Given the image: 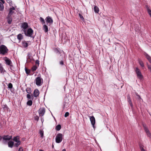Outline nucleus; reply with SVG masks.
<instances>
[{
	"label": "nucleus",
	"mask_w": 151,
	"mask_h": 151,
	"mask_svg": "<svg viewBox=\"0 0 151 151\" xmlns=\"http://www.w3.org/2000/svg\"><path fill=\"white\" fill-rule=\"evenodd\" d=\"M25 70L26 71V73L27 74L29 75L30 73V70L27 69L26 68H25Z\"/></svg>",
	"instance_id": "nucleus-24"
},
{
	"label": "nucleus",
	"mask_w": 151,
	"mask_h": 151,
	"mask_svg": "<svg viewBox=\"0 0 151 151\" xmlns=\"http://www.w3.org/2000/svg\"><path fill=\"white\" fill-rule=\"evenodd\" d=\"M129 104L132 107V104L131 101H130V102L129 103Z\"/></svg>",
	"instance_id": "nucleus-45"
},
{
	"label": "nucleus",
	"mask_w": 151,
	"mask_h": 151,
	"mask_svg": "<svg viewBox=\"0 0 151 151\" xmlns=\"http://www.w3.org/2000/svg\"><path fill=\"white\" fill-rule=\"evenodd\" d=\"M2 137L1 136H0V141L1 140V139H2Z\"/></svg>",
	"instance_id": "nucleus-52"
},
{
	"label": "nucleus",
	"mask_w": 151,
	"mask_h": 151,
	"mask_svg": "<svg viewBox=\"0 0 151 151\" xmlns=\"http://www.w3.org/2000/svg\"><path fill=\"white\" fill-rule=\"evenodd\" d=\"M39 117L37 116H35V119L37 121H38Z\"/></svg>",
	"instance_id": "nucleus-37"
},
{
	"label": "nucleus",
	"mask_w": 151,
	"mask_h": 151,
	"mask_svg": "<svg viewBox=\"0 0 151 151\" xmlns=\"http://www.w3.org/2000/svg\"><path fill=\"white\" fill-rule=\"evenodd\" d=\"M36 85L38 86H41L43 83V80L40 77H37L35 80Z\"/></svg>",
	"instance_id": "nucleus-3"
},
{
	"label": "nucleus",
	"mask_w": 151,
	"mask_h": 151,
	"mask_svg": "<svg viewBox=\"0 0 151 151\" xmlns=\"http://www.w3.org/2000/svg\"><path fill=\"white\" fill-rule=\"evenodd\" d=\"M63 139V134H62L59 133L56 137V142L57 143H60Z\"/></svg>",
	"instance_id": "nucleus-5"
},
{
	"label": "nucleus",
	"mask_w": 151,
	"mask_h": 151,
	"mask_svg": "<svg viewBox=\"0 0 151 151\" xmlns=\"http://www.w3.org/2000/svg\"><path fill=\"white\" fill-rule=\"evenodd\" d=\"M32 100H29L27 102V104L29 106H31L32 105Z\"/></svg>",
	"instance_id": "nucleus-25"
},
{
	"label": "nucleus",
	"mask_w": 151,
	"mask_h": 151,
	"mask_svg": "<svg viewBox=\"0 0 151 151\" xmlns=\"http://www.w3.org/2000/svg\"><path fill=\"white\" fill-rule=\"evenodd\" d=\"M39 151H44L42 150H40Z\"/></svg>",
	"instance_id": "nucleus-55"
},
{
	"label": "nucleus",
	"mask_w": 151,
	"mask_h": 151,
	"mask_svg": "<svg viewBox=\"0 0 151 151\" xmlns=\"http://www.w3.org/2000/svg\"><path fill=\"white\" fill-rule=\"evenodd\" d=\"M45 112V110L44 108H40L38 111V113L40 116H43Z\"/></svg>",
	"instance_id": "nucleus-7"
},
{
	"label": "nucleus",
	"mask_w": 151,
	"mask_h": 151,
	"mask_svg": "<svg viewBox=\"0 0 151 151\" xmlns=\"http://www.w3.org/2000/svg\"><path fill=\"white\" fill-rule=\"evenodd\" d=\"M32 95L31 96L29 94H27V99H29L31 98V97H33Z\"/></svg>",
	"instance_id": "nucleus-33"
},
{
	"label": "nucleus",
	"mask_w": 151,
	"mask_h": 151,
	"mask_svg": "<svg viewBox=\"0 0 151 151\" xmlns=\"http://www.w3.org/2000/svg\"><path fill=\"white\" fill-rule=\"evenodd\" d=\"M62 151H66L65 149H63V150Z\"/></svg>",
	"instance_id": "nucleus-54"
},
{
	"label": "nucleus",
	"mask_w": 151,
	"mask_h": 151,
	"mask_svg": "<svg viewBox=\"0 0 151 151\" xmlns=\"http://www.w3.org/2000/svg\"><path fill=\"white\" fill-rule=\"evenodd\" d=\"M4 70L2 67H0V72L2 73L4 72Z\"/></svg>",
	"instance_id": "nucleus-40"
},
{
	"label": "nucleus",
	"mask_w": 151,
	"mask_h": 151,
	"mask_svg": "<svg viewBox=\"0 0 151 151\" xmlns=\"http://www.w3.org/2000/svg\"><path fill=\"white\" fill-rule=\"evenodd\" d=\"M22 27L23 29V31L24 30H26V29L28 27V24L26 22H24L22 23Z\"/></svg>",
	"instance_id": "nucleus-12"
},
{
	"label": "nucleus",
	"mask_w": 151,
	"mask_h": 151,
	"mask_svg": "<svg viewBox=\"0 0 151 151\" xmlns=\"http://www.w3.org/2000/svg\"><path fill=\"white\" fill-rule=\"evenodd\" d=\"M26 92L29 94L31 93L32 92L31 89L29 88H27L26 90Z\"/></svg>",
	"instance_id": "nucleus-26"
},
{
	"label": "nucleus",
	"mask_w": 151,
	"mask_h": 151,
	"mask_svg": "<svg viewBox=\"0 0 151 151\" xmlns=\"http://www.w3.org/2000/svg\"><path fill=\"white\" fill-rule=\"evenodd\" d=\"M20 144V142H16V143L14 144V145L16 147L18 146Z\"/></svg>",
	"instance_id": "nucleus-30"
},
{
	"label": "nucleus",
	"mask_w": 151,
	"mask_h": 151,
	"mask_svg": "<svg viewBox=\"0 0 151 151\" xmlns=\"http://www.w3.org/2000/svg\"><path fill=\"white\" fill-rule=\"evenodd\" d=\"M136 95L137 96H138L139 99H140V96L138 95V93H136Z\"/></svg>",
	"instance_id": "nucleus-49"
},
{
	"label": "nucleus",
	"mask_w": 151,
	"mask_h": 151,
	"mask_svg": "<svg viewBox=\"0 0 151 151\" xmlns=\"http://www.w3.org/2000/svg\"><path fill=\"white\" fill-rule=\"evenodd\" d=\"M58 54L59 55L60 54V53L59 52H58Z\"/></svg>",
	"instance_id": "nucleus-53"
},
{
	"label": "nucleus",
	"mask_w": 151,
	"mask_h": 151,
	"mask_svg": "<svg viewBox=\"0 0 151 151\" xmlns=\"http://www.w3.org/2000/svg\"><path fill=\"white\" fill-rule=\"evenodd\" d=\"M8 22L9 24H10L11 23L12 19L10 17H8Z\"/></svg>",
	"instance_id": "nucleus-31"
},
{
	"label": "nucleus",
	"mask_w": 151,
	"mask_h": 151,
	"mask_svg": "<svg viewBox=\"0 0 151 151\" xmlns=\"http://www.w3.org/2000/svg\"><path fill=\"white\" fill-rule=\"evenodd\" d=\"M39 20H40V21L41 22L42 25L45 24V20H44V19L40 17V18Z\"/></svg>",
	"instance_id": "nucleus-22"
},
{
	"label": "nucleus",
	"mask_w": 151,
	"mask_h": 151,
	"mask_svg": "<svg viewBox=\"0 0 151 151\" xmlns=\"http://www.w3.org/2000/svg\"><path fill=\"white\" fill-rule=\"evenodd\" d=\"M24 32L26 36L31 37H34L32 36V35L33 33V31L31 28H30L28 29L27 31L26 30H24Z\"/></svg>",
	"instance_id": "nucleus-2"
},
{
	"label": "nucleus",
	"mask_w": 151,
	"mask_h": 151,
	"mask_svg": "<svg viewBox=\"0 0 151 151\" xmlns=\"http://www.w3.org/2000/svg\"><path fill=\"white\" fill-rule=\"evenodd\" d=\"M39 94V91L37 89H35L34 92V96L35 97H37L38 96Z\"/></svg>",
	"instance_id": "nucleus-13"
},
{
	"label": "nucleus",
	"mask_w": 151,
	"mask_h": 151,
	"mask_svg": "<svg viewBox=\"0 0 151 151\" xmlns=\"http://www.w3.org/2000/svg\"><path fill=\"white\" fill-rule=\"evenodd\" d=\"M45 20L47 23V24H48V23H49L50 25L53 23V20L52 18L48 16L46 17L45 19Z\"/></svg>",
	"instance_id": "nucleus-8"
},
{
	"label": "nucleus",
	"mask_w": 151,
	"mask_h": 151,
	"mask_svg": "<svg viewBox=\"0 0 151 151\" xmlns=\"http://www.w3.org/2000/svg\"><path fill=\"white\" fill-rule=\"evenodd\" d=\"M135 71L138 78L140 80L142 79L143 78V76L140 70L137 68H136Z\"/></svg>",
	"instance_id": "nucleus-4"
},
{
	"label": "nucleus",
	"mask_w": 151,
	"mask_h": 151,
	"mask_svg": "<svg viewBox=\"0 0 151 151\" xmlns=\"http://www.w3.org/2000/svg\"><path fill=\"white\" fill-rule=\"evenodd\" d=\"M23 149H22V148L20 147L18 151H23Z\"/></svg>",
	"instance_id": "nucleus-46"
},
{
	"label": "nucleus",
	"mask_w": 151,
	"mask_h": 151,
	"mask_svg": "<svg viewBox=\"0 0 151 151\" xmlns=\"http://www.w3.org/2000/svg\"><path fill=\"white\" fill-rule=\"evenodd\" d=\"M23 38V36L21 34H19L17 35V39L19 40V42H20Z\"/></svg>",
	"instance_id": "nucleus-16"
},
{
	"label": "nucleus",
	"mask_w": 151,
	"mask_h": 151,
	"mask_svg": "<svg viewBox=\"0 0 151 151\" xmlns=\"http://www.w3.org/2000/svg\"><path fill=\"white\" fill-rule=\"evenodd\" d=\"M8 144L9 147L12 148L14 145V143L13 141H10L8 142Z\"/></svg>",
	"instance_id": "nucleus-17"
},
{
	"label": "nucleus",
	"mask_w": 151,
	"mask_h": 151,
	"mask_svg": "<svg viewBox=\"0 0 151 151\" xmlns=\"http://www.w3.org/2000/svg\"><path fill=\"white\" fill-rule=\"evenodd\" d=\"M128 101L129 102V103L130 102V101H131V99H128Z\"/></svg>",
	"instance_id": "nucleus-50"
},
{
	"label": "nucleus",
	"mask_w": 151,
	"mask_h": 151,
	"mask_svg": "<svg viewBox=\"0 0 151 151\" xmlns=\"http://www.w3.org/2000/svg\"><path fill=\"white\" fill-rule=\"evenodd\" d=\"M69 113L68 112H67L65 114L64 116L65 117H67L69 115Z\"/></svg>",
	"instance_id": "nucleus-38"
},
{
	"label": "nucleus",
	"mask_w": 151,
	"mask_h": 151,
	"mask_svg": "<svg viewBox=\"0 0 151 151\" xmlns=\"http://www.w3.org/2000/svg\"><path fill=\"white\" fill-rule=\"evenodd\" d=\"M9 6H11L12 7V6H14L15 7H16V6H15V5L14 4H13V3H12V1H11V3H10L9 4Z\"/></svg>",
	"instance_id": "nucleus-41"
},
{
	"label": "nucleus",
	"mask_w": 151,
	"mask_h": 151,
	"mask_svg": "<svg viewBox=\"0 0 151 151\" xmlns=\"http://www.w3.org/2000/svg\"><path fill=\"white\" fill-rule=\"evenodd\" d=\"M1 0L2 1V2H3V4H4V3L5 1H4V0Z\"/></svg>",
	"instance_id": "nucleus-51"
},
{
	"label": "nucleus",
	"mask_w": 151,
	"mask_h": 151,
	"mask_svg": "<svg viewBox=\"0 0 151 151\" xmlns=\"http://www.w3.org/2000/svg\"><path fill=\"white\" fill-rule=\"evenodd\" d=\"M145 130L147 133V135L150 137H151V134L150 133L149 130L147 128L145 127H144Z\"/></svg>",
	"instance_id": "nucleus-15"
},
{
	"label": "nucleus",
	"mask_w": 151,
	"mask_h": 151,
	"mask_svg": "<svg viewBox=\"0 0 151 151\" xmlns=\"http://www.w3.org/2000/svg\"><path fill=\"white\" fill-rule=\"evenodd\" d=\"M138 61H139V63L140 66H143V63L142 61L141 60H140L139 59L138 60Z\"/></svg>",
	"instance_id": "nucleus-34"
},
{
	"label": "nucleus",
	"mask_w": 151,
	"mask_h": 151,
	"mask_svg": "<svg viewBox=\"0 0 151 151\" xmlns=\"http://www.w3.org/2000/svg\"><path fill=\"white\" fill-rule=\"evenodd\" d=\"M37 69V67H33L32 68V70L33 71Z\"/></svg>",
	"instance_id": "nucleus-39"
},
{
	"label": "nucleus",
	"mask_w": 151,
	"mask_h": 151,
	"mask_svg": "<svg viewBox=\"0 0 151 151\" xmlns=\"http://www.w3.org/2000/svg\"><path fill=\"white\" fill-rule=\"evenodd\" d=\"M41 122H42V123L44 121L43 118V117H41Z\"/></svg>",
	"instance_id": "nucleus-47"
},
{
	"label": "nucleus",
	"mask_w": 151,
	"mask_h": 151,
	"mask_svg": "<svg viewBox=\"0 0 151 151\" xmlns=\"http://www.w3.org/2000/svg\"><path fill=\"white\" fill-rule=\"evenodd\" d=\"M8 87L9 88H12V84L11 83H9L8 85Z\"/></svg>",
	"instance_id": "nucleus-36"
},
{
	"label": "nucleus",
	"mask_w": 151,
	"mask_h": 151,
	"mask_svg": "<svg viewBox=\"0 0 151 151\" xmlns=\"http://www.w3.org/2000/svg\"><path fill=\"white\" fill-rule=\"evenodd\" d=\"M4 9V6L2 3L0 1V10L3 11Z\"/></svg>",
	"instance_id": "nucleus-23"
},
{
	"label": "nucleus",
	"mask_w": 151,
	"mask_h": 151,
	"mask_svg": "<svg viewBox=\"0 0 151 151\" xmlns=\"http://www.w3.org/2000/svg\"><path fill=\"white\" fill-rule=\"evenodd\" d=\"M6 63L8 65H10L12 63L11 60L8 59H7L5 60Z\"/></svg>",
	"instance_id": "nucleus-19"
},
{
	"label": "nucleus",
	"mask_w": 151,
	"mask_h": 151,
	"mask_svg": "<svg viewBox=\"0 0 151 151\" xmlns=\"http://www.w3.org/2000/svg\"><path fill=\"white\" fill-rule=\"evenodd\" d=\"M3 109H4V110L5 111H8V109H9L7 106L6 105H4L3 106Z\"/></svg>",
	"instance_id": "nucleus-28"
},
{
	"label": "nucleus",
	"mask_w": 151,
	"mask_h": 151,
	"mask_svg": "<svg viewBox=\"0 0 151 151\" xmlns=\"http://www.w3.org/2000/svg\"><path fill=\"white\" fill-rule=\"evenodd\" d=\"M6 1L8 3H9V4L10 3H11V1H12L11 0H6Z\"/></svg>",
	"instance_id": "nucleus-48"
},
{
	"label": "nucleus",
	"mask_w": 151,
	"mask_h": 151,
	"mask_svg": "<svg viewBox=\"0 0 151 151\" xmlns=\"http://www.w3.org/2000/svg\"><path fill=\"white\" fill-rule=\"evenodd\" d=\"M89 117L90 118L91 123L93 127H94V125L95 123V118L93 116H89Z\"/></svg>",
	"instance_id": "nucleus-10"
},
{
	"label": "nucleus",
	"mask_w": 151,
	"mask_h": 151,
	"mask_svg": "<svg viewBox=\"0 0 151 151\" xmlns=\"http://www.w3.org/2000/svg\"><path fill=\"white\" fill-rule=\"evenodd\" d=\"M79 16L81 19H84L83 16L80 14H79Z\"/></svg>",
	"instance_id": "nucleus-44"
},
{
	"label": "nucleus",
	"mask_w": 151,
	"mask_h": 151,
	"mask_svg": "<svg viewBox=\"0 0 151 151\" xmlns=\"http://www.w3.org/2000/svg\"><path fill=\"white\" fill-rule=\"evenodd\" d=\"M12 137L11 136L6 135L3 136V142L4 144H6L8 142L12 139Z\"/></svg>",
	"instance_id": "nucleus-6"
},
{
	"label": "nucleus",
	"mask_w": 151,
	"mask_h": 151,
	"mask_svg": "<svg viewBox=\"0 0 151 151\" xmlns=\"http://www.w3.org/2000/svg\"><path fill=\"white\" fill-rule=\"evenodd\" d=\"M145 55L146 58L149 60L150 63H151V57L146 53H145Z\"/></svg>",
	"instance_id": "nucleus-18"
},
{
	"label": "nucleus",
	"mask_w": 151,
	"mask_h": 151,
	"mask_svg": "<svg viewBox=\"0 0 151 151\" xmlns=\"http://www.w3.org/2000/svg\"><path fill=\"white\" fill-rule=\"evenodd\" d=\"M59 64L61 65H65L64 64V62L63 60L60 61Z\"/></svg>",
	"instance_id": "nucleus-32"
},
{
	"label": "nucleus",
	"mask_w": 151,
	"mask_h": 151,
	"mask_svg": "<svg viewBox=\"0 0 151 151\" xmlns=\"http://www.w3.org/2000/svg\"><path fill=\"white\" fill-rule=\"evenodd\" d=\"M140 148L141 149V151H145V149L142 148V146H140Z\"/></svg>",
	"instance_id": "nucleus-43"
},
{
	"label": "nucleus",
	"mask_w": 151,
	"mask_h": 151,
	"mask_svg": "<svg viewBox=\"0 0 151 151\" xmlns=\"http://www.w3.org/2000/svg\"><path fill=\"white\" fill-rule=\"evenodd\" d=\"M40 134L41 137H42L43 136V132L42 131L40 130Z\"/></svg>",
	"instance_id": "nucleus-35"
},
{
	"label": "nucleus",
	"mask_w": 151,
	"mask_h": 151,
	"mask_svg": "<svg viewBox=\"0 0 151 151\" xmlns=\"http://www.w3.org/2000/svg\"><path fill=\"white\" fill-rule=\"evenodd\" d=\"M36 64V65H39V61L38 60H37L35 62Z\"/></svg>",
	"instance_id": "nucleus-42"
},
{
	"label": "nucleus",
	"mask_w": 151,
	"mask_h": 151,
	"mask_svg": "<svg viewBox=\"0 0 151 151\" xmlns=\"http://www.w3.org/2000/svg\"><path fill=\"white\" fill-rule=\"evenodd\" d=\"M61 128V126L60 125H58L56 127V129L57 131H59Z\"/></svg>",
	"instance_id": "nucleus-27"
},
{
	"label": "nucleus",
	"mask_w": 151,
	"mask_h": 151,
	"mask_svg": "<svg viewBox=\"0 0 151 151\" xmlns=\"http://www.w3.org/2000/svg\"><path fill=\"white\" fill-rule=\"evenodd\" d=\"M13 140L14 141H15V142H20L19 140V137H18V136H17V137H14L13 139Z\"/></svg>",
	"instance_id": "nucleus-21"
},
{
	"label": "nucleus",
	"mask_w": 151,
	"mask_h": 151,
	"mask_svg": "<svg viewBox=\"0 0 151 151\" xmlns=\"http://www.w3.org/2000/svg\"><path fill=\"white\" fill-rule=\"evenodd\" d=\"M15 10V8L14 6H12V7L10 8L9 9V13L8 15V17H11V15L14 13Z\"/></svg>",
	"instance_id": "nucleus-9"
},
{
	"label": "nucleus",
	"mask_w": 151,
	"mask_h": 151,
	"mask_svg": "<svg viewBox=\"0 0 151 151\" xmlns=\"http://www.w3.org/2000/svg\"><path fill=\"white\" fill-rule=\"evenodd\" d=\"M28 42H30L29 41H23L22 42V46L24 48L27 47L28 46Z\"/></svg>",
	"instance_id": "nucleus-11"
},
{
	"label": "nucleus",
	"mask_w": 151,
	"mask_h": 151,
	"mask_svg": "<svg viewBox=\"0 0 151 151\" xmlns=\"http://www.w3.org/2000/svg\"><path fill=\"white\" fill-rule=\"evenodd\" d=\"M43 30L45 32H47L48 31V28L47 25L44 24H43Z\"/></svg>",
	"instance_id": "nucleus-14"
},
{
	"label": "nucleus",
	"mask_w": 151,
	"mask_h": 151,
	"mask_svg": "<svg viewBox=\"0 0 151 151\" xmlns=\"http://www.w3.org/2000/svg\"><path fill=\"white\" fill-rule=\"evenodd\" d=\"M93 10L96 13H98L99 11L98 7L96 6H95L93 8Z\"/></svg>",
	"instance_id": "nucleus-20"
},
{
	"label": "nucleus",
	"mask_w": 151,
	"mask_h": 151,
	"mask_svg": "<svg viewBox=\"0 0 151 151\" xmlns=\"http://www.w3.org/2000/svg\"><path fill=\"white\" fill-rule=\"evenodd\" d=\"M147 9L148 12V13L150 15V17H151V10L149 9L148 7V6L147 7Z\"/></svg>",
	"instance_id": "nucleus-29"
},
{
	"label": "nucleus",
	"mask_w": 151,
	"mask_h": 151,
	"mask_svg": "<svg viewBox=\"0 0 151 151\" xmlns=\"http://www.w3.org/2000/svg\"><path fill=\"white\" fill-rule=\"evenodd\" d=\"M8 50V49L5 45H2L0 46V54L4 55L7 53Z\"/></svg>",
	"instance_id": "nucleus-1"
}]
</instances>
